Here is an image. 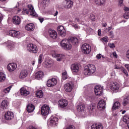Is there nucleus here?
<instances>
[{
  "label": "nucleus",
  "mask_w": 129,
  "mask_h": 129,
  "mask_svg": "<svg viewBox=\"0 0 129 129\" xmlns=\"http://www.w3.org/2000/svg\"><path fill=\"white\" fill-rule=\"evenodd\" d=\"M96 69L95 68V66L93 64H88L85 67L84 70V74L85 75H91L95 72Z\"/></svg>",
  "instance_id": "f257e3e1"
},
{
  "label": "nucleus",
  "mask_w": 129,
  "mask_h": 129,
  "mask_svg": "<svg viewBox=\"0 0 129 129\" xmlns=\"http://www.w3.org/2000/svg\"><path fill=\"white\" fill-rule=\"evenodd\" d=\"M60 46L64 50H71L72 49V44L66 39H63L60 43Z\"/></svg>",
  "instance_id": "f03ea898"
},
{
  "label": "nucleus",
  "mask_w": 129,
  "mask_h": 129,
  "mask_svg": "<svg viewBox=\"0 0 129 129\" xmlns=\"http://www.w3.org/2000/svg\"><path fill=\"white\" fill-rule=\"evenodd\" d=\"M28 8L27 9H24L23 11L24 13H26V14L31 15V16H33V17H37L38 15L35 12V9H34V7L32 5H28Z\"/></svg>",
  "instance_id": "7ed1b4c3"
},
{
  "label": "nucleus",
  "mask_w": 129,
  "mask_h": 129,
  "mask_svg": "<svg viewBox=\"0 0 129 129\" xmlns=\"http://www.w3.org/2000/svg\"><path fill=\"white\" fill-rule=\"evenodd\" d=\"M51 55L54 58H56V60L58 62H61L65 58V55L57 53L55 50L51 51Z\"/></svg>",
  "instance_id": "20e7f679"
},
{
  "label": "nucleus",
  "mask_w": 129,
  "mask_h": 129,
  "mask_svg": "<svg viewBox=\"0 0 129 129\" xmlns=\"http://www.w3.org/2000/svg\"><path fill=\"white\" fill-rule=\"evenodd\" d=\"M58 118L54 116H51L48 120V124L50 126H56L58 124Z\"/></svg>",
  "instance_id": "39448f33"
},
{
  "label": "nucleus",
  "mask_w": 129,
  "mask_h": 129,
  "mask_svg": "<svg viewBox=\"0 0 129 129\" xmlns=\"http://www.w3.org/2000/svg\"><path fill=\"white\" fill-rule=\"evenodd\" d=\"M27 49L30 53L36 54V53H37L38 52V48H37V46L32 43L27 45Z\"/></svg>",
  "instance_id": "423d86ee"
},
{
  "label": "nucleus",
  "mask_w": 129,
  "mask_h": 129,
  "mask_svg": "<svg viewBox=\"0 0 129 129\" xmlns=\"http://www.w3.org/2000/svg\"><path fill=\"white\" fill-rule=\"evenodd\" d=\"M81 49L83 53H84L86 55L89 54L91 52V47L87 43L83 44Z\"/></svg>",
  "instance_id": "0eeeda50"
},
{
  "label": "nucleus",
  "mask_w": 129,
  "mask_h": 129,
  "mask_svg": "<svg viewBox=\"0 0 129 129\" xmlns=\"http://www.w3.org/2000/svg\"><path fill=\"white\" fill-rule=\"evenodd\" d=\"M41 112L42 115H48L50 112V107L48 105H44L41 107Z\"/></svg>",
  "instance_id": "6e6552de"
},
{
  "label": "nucleus",
  "mask_w": 129,
  "mask_h": 129,
  "mask_svg": "<svg viewBox=\"0 0 129 129\" xmlns=\"http://www.w3.org/2000/svg\"><path fill=\"white\" fill-rule=\"evenodd\" d=\"M103 87H101L100 85H97L94 88L95 94L97 96H100V95H102L103 91Z\"/></svg>",
  "instance_id": "1a4fd4ad"
},
{
  "label": "nucleus",
  "mask_w": 129,
  "mask_h": 129,
  "mask_svg": "<svg viewBox=\"0 0 129 129\" xmlns=\"http://www.w3.org/2000/svg\"><path fill=\"white\" fill-rule=\"evenodd\" d=\"M105 105H106L105 100H100L98 103V109H99V110H104L105 109Z\"/></svg>",
  "instance_id": "9d476101"
},
{
  "label": "nucleus",
  "mask_w": 129,
  "mask_h": 129,
  "mask_svg": "<svg viewBox=\"0 0 129 129\" xmlns=\"http://www.w3.org/2000/svg\"><path fill=\"white\" fill-rule=\"evenodd\" d=\"M57 31L61 37L64 38L66 36V30L63 26H60L57 28Z\"/></svg>",
  "instance_id": "9b49d317"
},
{
  "label": "nucleus",
  "mask_w": 129,
  "mask_h": 129,
  "mask_svg": "<svg viewBox=\"0 0 129 129\" xmlns=\"http://www.w3.org/2000/svg\"><path fill=\"white\" fill-rule=\"evenodd\" d=\"M57 83V79L55 78H52L47 81V86H48V87H53V86H55Z\"/></svg>",
  "instance_id": "f8f14e48"
},
{
  "label": "nucleus",
  "mask_w": 129,
  "mask_h": 129,
  "mask_svg": "<svg viewBox=\"0 0 129 129\" xmlns=\"http://www.w3.org/2000/svg\"><path fill=\"white\" fill-rule=\"evenodd\" d=\"M64 89L66 92H71L73 89V84L72 83H68L64 84Z\"/></svg>",
  "instance_id": "ddd939ff"
},
{
  "label": "nucleus",
  "mask_w": 129,
  "mask_h": 129,
  "mask_svg": "<svg viewBox=\"0 0 129 129\" xmlns=\"http://www.w3.org/2000/svg\"><path fill=\"white\" fill-rule=\"evenodd\" d=\"M79 67H80V64L77 63H75L71 65V69L72 72L77 73V72H79Z\"/></svg>",
  "instance_id": "4468645a"
},
{
  "label": "nucleus",
  "mask_w": 129,
  "mask_h": 129,
  "mask_svg": "<svg viewBox=\"0 0 129 129\" xmlns=\"http://www.w3.org/2000/svg\"><path fill=\"white\" fill-rule=\"evenodd\" d=\"M58 104L60 107L64 108V107H66L68 105V101L66 99H62L58 101Z\"/></svg>",
  "instance_id": "2eb2a0df"
},
{
  "label": "nucleus",
  "mask_w": 129,
  "mask_h": 129,
  "mask_svg": "<svg viewBox=\"0 0 129 129\" xmlns=\"http://www.w3.org/2000/svg\"><path fill=\"white\" fill-rule=\"evenodd\" d=\"M14 113L11 111H9L5 114V118L6 120H11L14 118Z\"/></svg>",
  "instance_id": "dca6fc26"
},
{
  "label": "nucleus",
  "mask_w": 129,
  "mask_h": 129,
  "mask_svg": "<svg viewBox=\"0 0 129 129\" xmlns=\"http://www.w3.org/2000/svg\"><path fill=\"white\" fill-rule=\"evenodd\" d=\"M20 34L21 33H20V31H17L14 30L9 31L10 36L13 37L14 38H19L20 37Z\"/></svg>",
  "instance_id": "f3484780"
},
{
  "label": "nucleus",
  "mask_w": 129,
  "mask_h": 129,
  "mask_svg": "<svg viewBox=\"0 0 129 129\" xmlns=\"http://www.w3.org/2000/svg\"><path fill=\"white\" fill-rule=\"evenodd\" d=\"M8 70L11 72L15 71L17 69V64L15 63H9L7 66Z\"/></svg>",
  "instance_id": "a211bd4d"
},
{
  "label": "nucleus",
  "mask_w": 129,
  "mask_h": 129,
  "mask_svg": "<svg viewBox=\"0 0 129 129\" xmlns=\"http://www.w3.org/2000/svg\"><path fill=\"white\" fill-rule=\"evenodd\" d=\"M48 34L50 38H52V39H56V38H57V32L53 29H49Z\"/></svg>",
  "instance_id": "6ab92c4d"
},
{
  "label": "nucleus",
  "mask_w": 129,
  "mask_h": 129,
  "mask_svg": "<svg viewBox=\"0 0 129 129\" xmlns=\"http://www.w3.org/2000/svg\"><path fill=\"white\" fill-rule=\"evenodd\" d=\"M9 106V102L7 100H4L2 102L1 105V108L2 110H5V109H8Z\"/></svg>",
  "instance_id": "aec40b11"
},
{
  "label": "nucleus",
  "mask_w": 129,
  "mask_h": 129,
  "mask_svg": "<svg viewBox=\"0 0 129 129\" xmlns=\"http://www.w3.org/2000/svg\"><path fill=\"white\" fill-rule=\"evenodd\" d=\"M110 89L113 90V91H116L119 89V85L116 83H112L110 86Z\"/></svg>",
  "instance_id": "412c9836"
},
{
  "label": "nucleus",
  "mask_w": 129,
  "mask_h": 129,
  "mask_svg": "<svg viewBox=\"0 0 129 129\" xmlns=\"http://www.w3.org/2000/svg\"><path fill=\"white\" fill-rule=\"evenodd\" d=\"M64 4V8H67L68 9H70L73 7V2L69 1H63Z\"/></svg>",
  "instance_id": "4be33fe9"
},
{
  "label": "nucleus",
  "mask_w": 129,
  "mask_h": 129,
  "mask_svg": "<svg viewBox=\"0 0 129 129\" xmlns=\"http://www.w3.org/2000/svg\"><path fill=\"white\" fill-rule=\"evenodd\" d=\"M68 40L72 45H77L78 44V39L76 37H71L68 39Z\"/></svg>",
  "instance_id": "5701e85b"
},
{
  "label": "nucleus",
  "mask_w": 129,
  "mask_h": 129,
  "mask_svg": "<svg viewBox=\"0 0 129 129\" xmlns=\"http://www.w3.org/2000/svg\"><path fill=\"white\" fill-rule=\"evenodd\" d=\"M28 76V71L26 70H22L20 74L19 77L20 79H24V78H26Z\"/></svg>",
  "instance_id": "b1692460"
},
{
  "label": "nucleus",
  "mask_w": 129,
  "mask_h": 129,
  "mask_svg": "<svg viewBox=\"0 0 129 129\" xmlns=\"http://www.w3.org/2000/svg\"><path fill=\"white\" fill-rule=\"evenodd\" d=\"M122 104L123 106H126L127 104H129V95L126 94L124 96L123 99Z\"/></svg>",
  "instance_id": "393cba45"
},
{
  "label": "nucleus",
  "mask_w": 129,
  "mask_h": 129,
  "mask_svg": "<svg viewBox=\"0 0 129 129\" xmlns=\"http://www.w3.org/2000/svg\"><path fill=\"white\" fill-rule=\"evenodd\" d=\"M13 22L15 25H20L21 24V18L17 16H14L13 18Z\"/></svg>",
  "instance_id": "a878e982"
},
{
  "label": "nucleus",
  "mask_w": 129,
  "mask_h": 129,
  "mask_svg": "<svg viewBox=\"0 0 129 129\" xmlns=\"http://www.w3.org/2000/svg\"><path fill=\"white\" fill-rule=\"evenodd\" d=\"M25 29L29 32L31 31H34V29H35V25H34V24L29 23L26 25Z\"/></svg>",
  "instance_id": "bb28decb"
},
{
  "label": "nucleus",
  "mask_w": 129,
  "mask_h": 129,
  "mask_svg": "<svg viewBox=\"0 0 129 129\" xmlns=\"http://www.w3.org/2000/svg\"><path fill=\"white\" fill-rule=\"evenodd\" d=\"M20 93L21 95H23V96H27L30 94V92L26 90V88H21L20 89Z\"/></svg>",
  "instance_id": "cd10ccee"
},
{
  "label": "nucleus",
  "mask_w": 129,
  "mask_h": 129,
  "mask_svg": "<svg viewBox=\"0 0 129 129\" xmlns=\"http://www.w3.org/2000/svg\"><path fill=\"white\" fill-rule=\"evenodd\" d=\"M92 129H103V126L101 123H94L91 126Z\"/></svg>",
  "instance_id": "c85d7f7f"
},
{
  "label": "nucleus",
  "mask_w": 129,
  "mask_h": 129,
  "mask_svg": "<svg viewBox=\"0 0 129 129\" xmlns=\"http://www.w3.org/2000/svg\"><path fill=\"white\" fill-rule=\"evenodd\" d=\"M44 77V73L42 71H39L36 74V78L38 80H40L42 79Z\"/></svg>",
  "instance_id": "c756f323"
},
{
  "label": "nucleus",
  "mask_w": 129,
  "mask_h": 129,
  "mask_svg": "<svg viewBox=\"0 0 129 129\" xmlns=\"http://www.w3.org/2000/svg\"><path fill=\"white\" fill-rule=\"evenodd\" d=\"M27 110L28 112L31 113L33 112L35 110V106L32 104H29L27 107Z\"/></svg>",
  "instance_id": "7c9ffc66"
},
{
  "label": "nucleus",
  "mask_w": 129,
  "mask_h": 129,
  "mask_svg": "<svg viewBox=\"0 0 129 129\" xmlns=\"http://www.w3.org/2000/svg\"><path fill=\"white\" fill-rule=\"evenodd\" d=\"M85 109V105L84 104H80L77 106V110L79 112H82L84 111Z\"/></svg>",
  "instance_id": "2f4dec72"
},
{
  "label": "nucleus",
  "mask_w": 129,
  "mask_h": 129,
  "mask_svg": "<svg viewBox=\"0 0 129 129\" xmlns=\"http://www.w3.org/2000/svg\"><path fill=\"white\" fill-rule=\"evenodd\" d=\"M120 107V103L119 102H115L112 107V110H116V109H118Z\"/></svg>",
  "instance_id": "473e14b6"
},
{
  "label": "nucleus",
  "mask_w": 129,
  "mask_h": 129,
  "mask_svg": "<svg viewBox=\"0 0 129 129\" xmlns=\"http://www.w3.org/2000/svg\"><path fill=\"white\" fill-rule=\"evenodd\" d=\"M94 107H95V104L94 103H91L88 106V109L90 113H92V112H93V110H94Z\"/></svg>",
  "instance_id": "72a5a7b5"
},
{
  "label": "nucleus",
  "mask_w": 129,
  "mask_h": 129,
  "mask_svg": "<svg viewBox=\"0 0 129 129\" xmlns=\"http://www.w3.org/2000/svg\"><path fill=\"white\" fill-rule=\"evenodd\" d=\"M7 46L9 49L10 50H13L14 48L15 47V45H14V42L11 41H7Z\"/></svg>",
  "instance_id": "f704fd0d"
},
{
  "label": "nucleus",
  "mask_w": 129,
  "mask_h": 129,
  "mask_svg": "<svg viewBox=\"0 0 129 129\" xmlns=\"http://www.w3.org/2000/svg\"><path fill=\"white\" fill-rule=\"evenodd\" d=\"M95 3L97 6H103L105 5V0H95Z\"/></svg>",
  "instance_id": "c9c22d12"
},
{
  "label": "nucleus",
  "mask_w": 129,
  "mask_h": 129,
  "mask_svg": "<svg viewBox=\"0 0 129 129\" xmlns=\"http://www.w3.org/2000/svg\"><path fill=\"white\" fill-rule=\"evenodd\" d=\"M43 95L44 93H43V91L38 90L36 92V96L38 98H42Z\"/></svg>",
  "instance_id": "e433bc0d"
},
{
  "label": "nucleus",
  "mask_w": 129,
  "mask_h": 129,
  "mask_svg": "<svg viewBox=\"0 0 129 129\" xmlns=\"http://www.w3.org/2000/svg\"><path fill=\"white\" fill-rule=\"evenodd\" d=\"M6 80V75L3 72H0V82H3Z\"/></svg>",
  "instance_id": "4c0bfd02"
},
{
  "label": "nucleus",
  "mask_w": 129,
  "mask_h": 129,
  "mask_svg": "<svg viewBox=\"0 0 129 129\" xmlns=\"http://www.w3.org/2000/svg\"><path fill=\"white\" fill-rule=\"evenodd\" d=\"M44 67L46 68H50L52 66V63L50 61H45L44 63Z\"/></svg>",
  "instance_id": "58836bf2"
},
{
  "label": "nucleus",
  "mask_w": 129,
  "mask_h": 129,
  "mask_svg": "<svg viewBox=\"0 0 129 129\" xmlns=\"http://www.w3.org/2000/svg\"><path fill=\"white\" fill-rule=\"evenodd\" d=\"M123 121L127 124L129 123V117L127 115H125L123 117Z\"/></svg>",
  "instance_id": "ea45409f"
},
{
  "label": "nucleus",
  "mask_w": 129,
  "mask_h": 129,
  "mask_svg": "<svg viewBox=\"0 0 129 129\" xmlns=\"http://www.w3.org/2000/svg\"><path fill=\"white\" fill-rule=\"evenodd\" d=\"M44 60V56L43 54H40L38 57V63L39 64H41Z\"/></svg>",
  "instance_id": "a19ab883"
},
{
  "label": "nucleus",
  "mask_w": 129,
  "mask_h": 129,
  "mask_svg": "<svg viewBox=\"0 0 129 129\" xmlns=\"http://www.w3.org/2000/svg\"><path fill=\"white\" fill-rule=\"evenodd\" d=\"M11 89H12V86H9L6 88V89H4L3 92H4V93H9V92H10V91L11 90Z\"/></svg>",
  "instance_id": "79ce46f5"
},
{
  "label": "nucleus",
  "mask_w": 129,
  "mask_h": 129,
  "mask_svg": "<svg viewBox=\"0 0 129 129\" xmlns=\"http://www.w3.org/2000/svg\"><path fill=\"white\" fill-rule=\"evenodd\" d=\"M120 69H121V71H122V72L123 73H124L125 74V75H126V76H128V74L127 73V71H126V70H125V69H124V68L121 67Z\"/></svg>",
  "instance_id": "37998d69"
},
{
  "label": "nucleus",
  "mask_w": 129,
  "mask_h": 129,
  "mask_svg": "<svg viewBox=\"0 0 129 129\" xmlns=\"http://www.w3.org/2000/svg\"><path fill=\"white\" fill-rule=\"evenodd\" d=\"M94 96L93 94L90 95L88 96V99L91 102L94 100Z\"/></svg>",
  "instance_id": "c03bdc74"
},
{
  "label": "nucleus",
  "mask_w": 129,
  "mask_h": 129,
  "mask_svg": "<svg viewBox=\"0 0 129 129\" xmlns=\"http://www.w3.org/2000/svg\"><path fill=\"white\" fill-rule=\"evenodd\" d=\"M62 79H63V80H66V79H67V72H64L62 73Z\"/></svg>",
  "instance_id": "a18cd8bd"
},
{
  "label": "nucleus",
  "mask_w": 129,
  "mask_h": 129,
  "mask_svg": "<svg viewBox=\"0 0 129 129\" xmlns=\"http://www.w3.org/2000/svg\"><path fill=\"white\" fill-rule=\"evenodd\" d=\"M108 35L110 36V38H111L112 39L114 38V34H113V31H110Z\"/></svg>",
  "instance_id": "49530a36"
},
{
  "label": "nucleus",
  "mask_w": 129,
  "mask_h": 129,
  "mask_svg": "<svg viewBox=\"0 0 129 129\" xmlns=\"http://www.w3.org/2000/svg\"><path fill=\"white\" fill-rule=\"evenodd\" d=\"M90 19L91 21H95V16L93 14H91L90 16Z\"/></svg>",
  "instance_id": "de8ad7c7"
},
{
  "label": "nucleus",
  "mask_w": 129,
  "mask_h": 129,
  "mask_svg": "<svg viewBox=\"0 0 129 129\" xmlns=\"http://www.w3.org/2000/svg\"><path fill=\"white\" fill-rule=\"evenodd\" d=\"M108 45L109 47L111 48V49H113V48L115 47V45H114V43H108Z\"/></svg>",
  "instance_id": "09e8293b"
},
{
  "label": "nucleus",
  "mask_w": 129,
  "mask_h": 129,
  "mask_svg": "<svg viewBox=\"0 0 129 129\" xmlns=\"http://www.w3.org/2000/svg\"><path fill=\"white\" fill-rule=\"evenodd\" d=\"M72 27L75 29V30H77L78 29H80V27L77 25V24H73Z\"/></svg>",
  "instance_id": "8fccbe9b"
},
{
  "label": "nucleus",
  "mask_w": 129,
  "mask_h": 129,
  "mask_svg": "<svg viewBox=\"0 0 129 129\" xmlns=\"http://www.w3.org/2000/svg\"><path fill=\"white\" fill-rule=\"evenodd\" d=\"M102 40L103 42H105V43H107L108 42V37H103Z\"/></svg>",
  "instance_id": "3c124183"
},
{
  "label": "nucleus",
  "mask_w": 129,
  "mask_h": 129,
  "mask_svg": "<svg viewBox=\"0 0 129 129\" xmlns=\"http://www.w3.org/2000/svg\"><path fill=\"white\" fill-rule=\"evenodd\" d=\"M123 17L124 19H125V20H127L128 19H129L128 14H127L126 12H125V14L123 16Z\"/></svg>",
  "instance_id": "603ef678"
},
{
  "label": "nucleus",
  "mask_w": 129,
  "mask_h": 129,
  "mask_svg": "<svg viewBox=\"0 0 129 129\" xmlns=\"http://www.w3.org/2000/svg\"><path fill=\"white\" fill-rule=\"evenodd\" d=\"M66 129H75L74 126L73 125H70L67 127Z\"/></svg>",
  "instance_id": "864d4df0"
},
{
  "label": "nucleus",
  "mask_w": 129,
  "mask_h": 129,
  "mask_svg": "<svg viewBox=\"0 0 129 129\" xmlns=\"http://www.w3.org/2000/svg\"><path fill=\"white\" fill-rule=\"evenodd\" d=\"M38 20L40 21V23H43V22H44V18H43L39 17Z\"/></svg>",
  "instance_id": "5fc2aeb1"
},
{
  "label": "nucleus",
  "mask_w": 129,
  "mask_h": 129,
  "mask_svg": "<svg viewBox=\"0 0 129 129\" xmlns=\"http://www.w3.org/2000/svg\"><path fill=\"white\" fill-rule=\"evenodd\" d=\"M101 54H97V55H96V58H97V59H100V58H101Z\"/></svg>",
  "instance_id": "6e6d98bb"
},
{
  "label": "nucleus",
  "mask_w": 129,
  "mask_h": 129,
  "mask_svg": "<svg viewBox=\"0 0 129 129\" xmlns=\"http://www.w3.org/2000/svg\"><path fill=\"white\" fill-rule=\"evenodd\" d=\"M106 30H108V32H110L111 30H112V26L108 27V28H106Z\"/></svg>",
  "instance_id": "4d7b16f0"
},
{
  "label": "nucleus",
  "mask_w": 129,
  "mask_h": 129,
  "mask_svg": "<svg viewBox=\"0 0 129 129\" xmlns=\"http://www.w3.org/2000/svg\"><path fill=\"white\" fill-rule=\"evenodd\" d=\"M119 4L120 7H121V5H122V4H123V0H119Z\"/></svg>",
  "instance_id": "13d9d810"
},
{
  "label": "nucleus",
  "mask_w": 129,
  "mask_h": 129,
  "mask_svg": "<svg viewBox=\"0 0 129 129\" xmlns=\"http://www.w3.org/2000/svg\"><path fill=\"white\" fill-rule=\"evenodd\" d=\"M98 35L99 36H101V30L99 29V30H98Z\"/></svg>",
  "instance_id": "bf43d9fd"
},
{
  "label": "nucleus",
  "mask_w": 129,
  "mask_h": 129,
  "mask_svg": "<svg viewBox=\"0 0 129 129\" xmlns=\"http://www.w3.org/2000/svg\"><path fill=\"white\" fill-rule=\"evenodd\" d=\"M126 56L127 59H129V50L127 51Z\"/></svg>",
  "instance_id": "052dcab7"
},
{
  "label": "nucleus",
  "mask_w": 129,
  "mask_h": 129,
  "mask_svg": "<svg viewBox=\"0 0 129 129\" xmlns=\"http://www.w3.org/2000/svg\"><path fill=\"white\" fill-rule=\"evenodd\" d=\"M3 14L0 13V23L2 22V21H3Z\"/></svg>",
  "instance_id": "680f3d73"
},
{
  "label": "nucleus",
  "mask_w": 129,
  "mask_h": 129,
  "mask_svg": "<svg viewBox=\"0 0 129 129\" xmlns=\"http://www.w3.org/2000/svg\"><path fill=\"white\" fill-rule=\"evenodd\" d=\"M124 11H125V12H128L129 11V8L127 7H124Z\"/></svg>",
  "instance_id": "e2e57ef3"
},
{
  "label": "nucleus",
  "mask_w": 129,
  "mask_h": 129,
  "mask_svg": "<svg viewBox=\"0 0 129 129\" xmlns=\"http://www.w3.org/2000/svg\"><path fill=\"white\" fill-rule=\"evenodd\" d=\"M48 3V0H43V4H44L45 6H46V4Z\"/></svg>",
  "instance_id": "0e129e2a"
},
{
  "label": "nucleus",
  "mask_w": 129,
  "mask_h": 129,
  "mask_svg": "<svg viewBox=\"0 0 129 129\" xmlns=\"http://www.w3.org/2000/svg\"><path fill=\"white\" fill-rule=\"evenodd\" d=\"M112 116H114V117H116V116H117V114H116L115 113H113Z\"/></svg>",
  "instance_id": "69168bd1"
},
{
  "label": "nucleus",
  "mask_w": 129,
  "mask_h": 129,
  "mask_svg": "<svg viewBox=\"0 0 129 129\" xmlns=\"http://www.w3.org/2000/svg\"><path fill=\"white\" fill-rule=\"evenodd\" d=\"M113 55L114 57H115V58H117V55L116 54V53L113 52Z\"/></svg>",
  "instance_id": "338daca9"
},
{
  "label": "nucleus",
  "mask_w": 129,
  "mask_h": 129,
  "mask_svg": "<svg viewBox=\"0 0 129 129\" xmlns=\"http://www.w3.org/2000/svg\"><path fill=\"white\" fill-rule=\"evenodd\" d=\"M28 129H37L36 127H29Z\"/></svg>",
  "instance_id": "774afa93"
}]
</instances>
